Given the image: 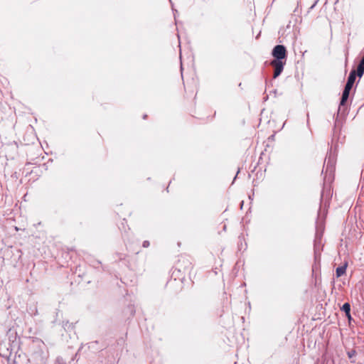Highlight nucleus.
I'll use <instances>...</instances> for the list:
<instances>
[{
    "label": "nucleus",
    "mask_w": 364,
    "mask_h": 364,
    "mask_svg": "<svg viewBox=\"0 0 364 364\" xmlns=\"http://www.w3.org/2000/svg\"><path fill=\"white\" fill-rule=\"evenodd\" d=\"M319 0H316L315 2L314 3V4L310 7V9H313L315 6L316 5V4L318 2Z\"/></svg>",
    "instance_id": "6e6552de"
},
{
    "label": "nucleus",
    "mask_w": 364,
    "mask_h": 364,
    "mask_svg": "<svg viewBox=\"0 0 364 364\" xmlns=\"http://www.w3.org/2000/svg\"><path fill=\"white\" fill-rule=\"evenodd\" d=\"M341 310L345 312L346 317L348 319L351 318L350 316V305L349 303L346 302L344 303L341 307Z\"/></svg>",
    "instance_id": "39448f33"
},
{
    "label": "nucleus",
    "mask_w": 364,
    "mask_h": 364,
    "mask_svg": "<svg viewBox=\"0 0 364 364\" xmlns=\"http://www.w3.org/2000/svg\"><path fill=\"white\" fill-rule=\"evenodd\" d=\"M146 117H147V115H146V114H144V115L143 116V119H145Z\"/></svg>",
    "instance_id": "f8f14e48"
},
{
    "label": "nucleus",
    "mask_w": 364,
    "mask_h": 364,
    "mask_svg": "<svg viewBox=\"0 0 364 364\" xmlns=\"http://www.w3.org/2000/svg\"><path fill=\"white\" fill-rule=\"evenodd\" d=\"M356 78V73L355 70H352L348 75L347 82L345 85L342 93L341 102L338 109V114L345 115L347 112L346 102L349 97L350 92L355 83Z\"/></svg>",
    "instance_id": "f03ea898"
},
{
    "label": "nucleus",
    "mask_w": 364,
    "mask_h": 364,
    "mask_svg": "<svg viewBox=\"0 0 364 364\" xmlns=\"http://www.w3.org/2000/svg\"><path fill=\"white\" fill-rule=\"evenodd\" d=\"M347 266L348 264L346 262L343 265L336 268V273L337 277H340L346 273Z\"/></svg>",
    "instance_id": "423d86ee"
},
{
    "label": "nucleus",
    "mask_w": 364,
    "mask_h": 364,
    "mask_svg": "<svg viewBox=\"0 0 364 364\" xmlns=\"http://www.w3.org/2000/svg\"><path fill=\"white\" fill-rule=\"evenodd\" d=\"M355 73H356V76H358L360 77H361L363 76V75L364 74V55L360 60V62L357 66Z\"/></svg>",
    "instance_id": "7ed1b4c3"
},
{
    "label": "nucleus",
    "mask_w": 364,
    "mask_h": 364,
    "mask_svg": "<svg viewBox=\"0 0 364 364\" xmlns=\"http://www.w3.org/2000/svg\"><path fill=\"white\" fill-rule=\"evenodd\" d=\"M176 14H178V11L177 10H174L173 15H174V18L175 19L176 18Z\"/></svg>",
    "instance_id": "1a4fd4ad"
},
{
    "label": "nucleus",
    "mask_w": 364,
    "mask_h": 364,
    "mask_svg": "<svg viewBox=\"0 0 364 364\" xmlns=\"http://www.w3.org/2000/svg\"><path fill=\"white\" fill-rule=\"evenodd\" d=\"M272 54L274 57L271 62V65L274 68L273 77L277 78L282 73L286 64L287 49L283 45H277L273 48Z\"/></svg>",
    "instance_id": "f257e3e1"
},
{
    "label": "nucleus",
    "mask_w": 364,
    "mask_h": 364,
    "mask_svg": "<svg viewBox=\"0 0 364 364\" xmlns=\"http://www.w3.org/2000/svg\"><path fill=\"white\" fill-rule=\"evenodd\" d=\"M324 192H325V189L323 191L322 194H321V200H323V197H324Z\"/></svg>",
    "instance_id": "9d476101"
},
{
    "label": "nucleus",
    "mask_w": 364,
    "mask_h": 364,
    "mask_svg": "<svg viewBox=\"0 0 364 364\" xmlns=\"http://www.w3.org/2000/svg\"><path fill=\"white\" fill-rule=\"evenodd\" d=\"M318 232H316V240H317V239H318Z\"/></svg>",
    "instance_id": "9b49d317"
},
{
    "label": "nucleus",
    "mask_w": 364,
    "mask_h": 364,
    "mask_svg": "<svg viewBox=\"0 0 364 364\" xmlns=\"http://www.w3.org/2000/svg\"><path fill=\"white\" fill-rule=\"evenodd\" d=\"M325 164H326V171L330 170L331 171L333 170L334 164H335V159L333 156H331L330 154L328 161L326 162V160L325 161Z\"/></svg>",
    "instance_id": "20e7f679"
},
{
    "label": "nucleus",
    "mask_w": 364,
    "mask_h": 364,
    "mask_svg": "<svg viewBox=\"0 0 364 364\" xmlns=\"http://www.w3.org/2000/svg\"><path fill=\"white\" fill-rule=\"evenodd\" d=\"M142 245L144 247H148L149 246V242L147 240H145L143 242Z\"/></svg>",
    "instance_id": "0eeeda50"
}]
</instances>
